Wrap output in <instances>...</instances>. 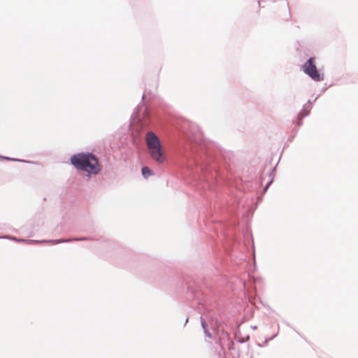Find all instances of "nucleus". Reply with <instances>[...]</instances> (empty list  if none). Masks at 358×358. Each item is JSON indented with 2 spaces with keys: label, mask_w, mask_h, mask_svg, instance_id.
<instances>
[{
  "label": "nucleus",
  "mask_w": 358,
  "mask_h": 358,
  "mask_svg": "<svg viewBox=\"0 0 358 358\" xmlns=\"http://www.w3.org/2000/svg\"><path fill=\"white\" fill-rule=\"evenodd\" d=\"M145 141L150 157L159 164L164 163L166 157L159 137L153 131H148Z\"/></svg>",
  "instance_id": "2"
},
{
  "label": "nucleus",
  "mask_w": 358,
  "mask_h": 358,
  "mask_svg": "<svg viewBox=\"0 0 358 358\" xmlns=\"http://www.w3.org/2000/svg\"><path fill=\"white\" fill-rule=\"evenodd\" d=\"M71 162L76 169L83 170L90 174H97L101 171L98 159L92 154L80 153L73 155Z\"/></svg>",
  "instance_id": "1"
},
{
  "label": "nucleus",
  "mask_w": 358,
  "mask_h": 358,
  "mask_svg": "<svg viewBox=\"0 0 358 358\" xmlns=\"http://www.w3.org/2000/svg\"><path fill=\"white\" fill-rule=\"evenodd\" d=\"M142 174L145 178H148L152 175V171L147 166L142 168Z\"/></svg>",
  "instance_id": "4"
},
{
  "label": "nucleus",
  "mask_w": 358,
  "mask_h": 358,
  "mask_svg": "<svg viewBox=\"0 0 358 358\" xmlns=\"http://www.w3.org/2000/svg\"><path fill=\"white\" fill-rule=\"evenodd\" d=\"M201 325H202V327H203V329L204 330V332L206 334V336H208V337H210V334L207 331V324H206V322L202 320L201 321Z\"/></svg>",
  "instance_id": "5"
},
{
  "label": "nucleus",
  "mask_w": 358,
  "mask_h": 358,
  "mask_svg": "<svg viewBox=\"0 0 358 358\" xmlns=\"http://www.w3.org/2000/svg\"><path fill=\"white\" fill-rule=\"evenodd\" d=\"M303 70L315 81H320L323 80L322 76H321L318 72L317 69L314 64L313 58H310L307 62L303 64Z\"/></svg>",
  "instance_id": "3"
}]
</instances>
